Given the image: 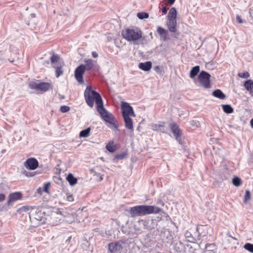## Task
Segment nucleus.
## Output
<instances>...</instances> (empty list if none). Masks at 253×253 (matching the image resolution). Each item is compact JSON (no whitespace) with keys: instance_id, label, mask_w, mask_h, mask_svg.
Instances as JSON below:
<instances>
[{"instance_id":"1","label":"nucleus","mask_w":253,"mask_h":253,"mask_svg":"<svg viewBox=\"0 0 253 253\" xmlns=\"http://www.w3.org/2000/svg\"><path fill=\"white\" fill-rule=\"evenodd\" d=\"M84 96L86 104L90 107L94 105V100L97 105V110L101 118L106 123L113 126L115 130L119 131L118 123L114 115L106 110L103 106L102 98L100 94L92 90L90 86H87L84 91Z\"/></svg>"},{"instance_id":"2","label":"nucleus","mask_w":253,"mask_h":253,"mask_svg":"<svg viewBox=\"0 0 253 253\" xmlns=\"http://www.w3.org/2000/svg\"><path fill=\"white\" fill-rule=\"evenodd\" d=\"M161 211V208L155 206L138 205L130 208L129 213L131 217H135L152 213H159Z\"/></svg>"},{"instance_id":"3","label":"nucleus","mask_w":253,"mask_h":253,"mask_svg":"<svg viewBox=\"0 0 253 253\" xmlns=\"http://www.w3.org/2000/svg\"><path fill=\"white\" fill-rule=\"evenodd\" d=\"M142 32L137 27L126 28L122 31V37L128 42L138 41L142 37Z\"/></svg>"},{"instance_id":"4","label":"nucleus","mask_w":253,"mask_h":253,"mask_svg":"<svg viewBox=\"0 0 253 253\" xmlns=\"http://www.w3.org/2000/svg\"><path fill=\"white\" fill-rule=\"evenodd\" d=\"M169 127L175 139L179 144H182L183 142L182 139L183 133L178 124L175 122H172L169 124Z\"/></svg>"},{"instance_id":"5","label":"nucleus","mask_w":253,"mask_h":253,"mask_svg":"<svg viewBox=\"0 0 253 253\" xmlns=\"http://www.w3.org/2000/svg\"><path fill=\"white\" fill-rule=\"evenodd\" d=\"M211 75L205 71H202L198 76V80L201 85L205 88H209L211 87L210 78Z\"/></svg>"},{"instance_id":"6","label":"nucleus","mask_w":253,"mask_h":253,"mask_svg":"<svg viewBox=\"0 0 253 253\" xmlns=\"http://www.w3.org/2000/svg\"><path fill=\"white\" fill-rule=\"evenodd\" d=\"M121 109L123 117L125 116L135 117L136 116L132 107L127 102H123L122 103Z\"/></svg>"},{"instance_id":"7","label":"nucleus","mask_w":253,"mask_h":253,"mask_svg":"<svg viewBox=\"0 0 253 253\" xmlns=\"http://www.w3.org/2000/svg\"><path fill=\"white\" fill-rule=\"evenodd\" d=\"M84 65L81 64L79 66L75 71V77L77 81L80 84H84L83 75L85 72Z\"/></svg>"},{"instance_id":"8","label":"nucleus","mask_w":253,"mask_h":253,"mask_svg":"<svg viewBox=\"0 0 253 253\" xmlns=\"http://www.w3.org/2000/svg\"><path fill=\"white\" fill-rule=\"evenodd\" d=\"M24 166L29 170H35L38 167L39 163L36 158H30L24 162Z\"/></svg>"},{"instance_id":"9","label":"nucleus","mask_w":253,"mask_h":253,"mask_svg":"<svg viewBox=\"0 0 253 253\" xmlns=\"http://www.w3.org/2000/svg\"><path fill=\"white\" fill-rule=\"evenodd\" d=\"M22 197V194L20 192H16L10 193L9 195L8 200L6 203L7 206H9L11 202L21 199Z\"/></svg>"},{"instance_id":"10","label":"nucleus","mask_w":253,"mask_h":253,"mask_svg":"<svg viewBox=\"0 0 253 253\" xmlns=\"http://www.w3.org/2000/svg\"><path fill=\"white\" fill-rule=\"evenodd\" d=\"M167 26L169 31L171 33H175L177 31V21L176 20L167 19Z\"/></svg>"},{"instance_id":"11","label":"nucleus","mask_w":253,"mask_h":253,"mask_svg":"<svg viewBox=\"0 0 253 253\" xmlns=\"http://www.w3.org/2000/svg\"><path fill=\"white\" fill-rule=\"evenodd\" d=\"M108 249L111 253H119L122 249V246L118 243L112 242L108 245Z\"/></svg>"},{"instance_id":"12","label":"nucleus","mask_w":253,"mask_h":253,"mask_svg":"<svg viewBox=\"0 0 253 253\" xmlns=\"http://www.w3.org/2000/svg\"><path fill=\"white\" fill-rule=\"evenodd\" d=\"M157 32L161 36L163 41H166L169 40L168 31L163 28L158 26L157 27Z\"/></svg>"},{"instance_id":"13","label":"nucleus","mask_w":253,"mask_h":253,"mask_svg":"<svg viewBox=\"0 0 253 253\" xmlns=\"http://www.w3.org/2000/svg\"><path fill=\"white\" fill-rule=\"evenodd\" d=\"M29 214L30 218L32 217L39 221H41L42 219V213L37 208H35L34 211H31Z\"/></svg>"},{"instance_id":"14","label":"nucleus","mask_w":253,"mask_h":253,"mask_svg":"<svg viewBox=\"0 0 253 253\" xmlns=\"http://www.w3.org/2000/svg\"><path fill=\"white\" fill-rule=\"evenodd\" d=\"M130 116H124L123 117L125 126L128 129L133 130V122L132 119L130 117Z\"/></svg>"},{"instance_id":"15","label":"nucleus","mask_w":253,"mask_h":253,"mask_svg":"<svg viewBox=\"0 0 253 253\" xmlns=\"http://www.w3.org/2000/svg\"><path fill=\"white\" fill-rule=\"evenodd\" d=\"M50 89H52V86L49 83L42 82L39 83V89L43 91H46Z\"/></svg>"},{"instance_id":"16","label":"nucleus","mask_w":253,"mask_h":253,"mask_svg":"<svg viewBox=\"0 0 253 253\" xmlns=\"http://www.w3.org/2000/svg\"><path fill=\"white\" fill-rule=\"evenodd\" d=\"M139 68L143 71H148L152 68V63L151 61H146L139 64Z\"/></svg>"},{"instance_id":"17","label":"nucleus","mask_w":253,"mask_h":253,"mask_svg":"<svg viewBox=\"0 0 253 253\" xmlns=\"http://www.w3.org/2000/svg\"><path fill=\"white\" fill-rule=\"evenodd\" d=\"M245 88L251 94L253 93V81L252 80H248L245 82L244 84Z\"/></svg>"},{"instance_id":"18","label":"nucleus","mask_w":253,"mask_h":253,"mask_svg":"<svg viewBox=\"0 0 253 253\" xmlns=\"http://www.w3.org/2000/svg\"><path fill=\"white\" fill-rule=\"evenodd\" d=\"M212 94L214 97L220 99H224L226 98L225 94L220 89H217L214 90L212 92Z\"/></svg>"},{"instance_id":"19","label":"nucleus","mask_w":253,"mask_h":253,"mask_svg":"<svg viewBox=\"0 0 253 253\" xmlns=\"http://www.w3.org/2000/svg\"><path fill=\"white\" fill-rule=\"evenodd\" d=\"M205 249L206 253H214L216 252V248L214 244H207Z\"/></svg>"},{"instance_id":"20","label":"nucleus","mask_w":253,"mask_h":253,"mask_svg":"<svg viewBox=\"0 0 253 253\" xmlns=\"http://www.w3.org/2000/svg\"><path fill=\"white\" fill-rule=\"evenodd\" d=\"M85 65H84V68L85 70L90 71L94 67V63L92 60L86 59L84 60Z\"/></svg>"},{"instance_id":"21","label":"nucleus","mask_w":253,"mask_h":253,"mask_svg":"<svg viewBox=\"0 0 253 253\" xmlns=\"http://www.w3.org/2000/svg\"><path fill=\"white\" fill-rule=\"evenodd\" d=\"M177 10L175 7H172L168 14V19L176 20Z\"/></svg>"},{"instance_id":"22","label":"nucleus","mask_w":253,"mask_h":253,"mask_svg":"<svg viewBox=\"0 0 253 253\" xmlns=\"http://www.w3.org/2000/svg\"><path fill=\"white\" fill-rule=\"evenodd\" d=\"M199 71V66H195L193 67L190 71V77L192 79H193L198 75Z\"/></svg>"},{"instance_id":"23","label":"nucleus","mask_w":253,"mask_h":253,"mask_svg":"<svg viewBox=\"0 0 253 253\" xmlns=\"http://www.w3.org/2000/svg\"><path fill=\"white\" fill-rule=\"evenodd\" d=\"M66 180L72 186L75 185L77 183V179L71 173L67 175Z\"/></svg>"},{"instance_id":"24","label":"nucleus","mask_w":253,"mask_h":253,"mask_svg":"<svg viewBox=\"0 0 253 253\" xmlns=\"http://www.w3.org/2000/svg\"><path fill=\"white\" fill-rule=\"evenodd\" d=\"M52 67L55 69L56 77L59 78L60 76L63 74V71L62 70V66L61 65H52Z\"/></svg>"},{"instance_id":"25","label":"nucleus","mask_w":253,"mask_h":253,"mask_svg":"<svg viewBox=\"0 0 253 253\" xmlns=\"http://www.w3.org/2000/svg\"><path fill=\"white\" fill-rule=\"evenodd\" d=\"M222 107L223 111L226 114H231L234 112V109L231 107L230 105H222Z\"/></svg>"},{"instance_id":"26","label":"nucleus","mask_w":253,"mask_h":253,"mask_svg":"<svg viewBox=\"0 0 253 253\" xmlns=\"http://www.w3.org/2000/svg\"><path fill=\"white\" fill-rule=\"evenodd\" d=\"M184 236L185 238L187 239V241L191 243H194L196 240L195 238H194L191 233L188 231H186L184 233Z\"/></svg>"},{"instance_id":"27","label":"nucleus","mask_w":253,"mask_h":253,"mask_svg":"<svg viewBox=\"0 0 253 253\" xmlns=\"http://www.w3.org/2000/svg\"><path fill=\"white\" fill-rule=\"evenodd\" d=\"M113 141H110L107 144L106 148L110 152L113 153L116 151V147L114 145Z\"/></svg>"},{"instance_id":"28","label":"nucleus","mask_w":253,"mask_h":253,"mask_svg":"<svg viewBox=\"0 0 253 253\" xmlns=\"http://www.w3.org/2000/svg\"><path fill=\"white\" fill-rule=\"evenodd\" d=\"M138 223L142 225L144 229H150V227L149 226V220H139Z\"/></svg>"},{"instance_id":"29","label":"nucleus","mask_w":253,"mask_h":253,"mask_svg":"<svg viewBox=\"0 0 253 253\" xmlns=\"http://www.w3.org/2000/svg\"><path fill=\"white\" fill-rule=\"evenodd\" d=\"M90 128L88 127L84 130H82L80 132L79 136L80 137H86L89 135Z\"/></svg>"},{"instance_id":"30","label":"nucleus","mask_w":253,"mask_h":253,"mask_svg":"<svg viewBox=\"0 0 253 253\" xmlns=\"http://www.w3.org/2000/svg\"><path fill=\"white\" fill-rule=\"evenodd\" d=\"M60 59V56L57 54H53L52 56L50 57V62L53 65H57Z\"/></svg>"},{"instance_id":"31","label":"nucleus","mask_w":253,"mask_h":253,"mask_svg":"<svg viewBox=\"0 0 253 253\" xmlns=\"http://www.w3.org/2000/svg\"><path fill=\"white\" fill-rule=\"evenodd\" d=\"M244 248L251 253H253V244L251 243H246L244 246Z\"/></svg>"},{"instance_id":"32","label":"nucleus","mask_w":253,"mask_h":253,"mask_svg":"<svg viewBox=\"0 0 253 253\" xmlns=\"http://www.w3.org/2000/svg\"><path fill=\"white\" fill-rule=\"evenodd\" d=\"M137 16L140 19H144L149 17V14L145 12H138Z\"/></svg>"},{"instance_id":"33","label":"nucleus","mask_w":253,"mask_h":253,"mask_svg":"<svg viewBox=\"0 0 253 253\" xmlns=\"http://www.w3.org/2000/svg\"><path fill=\"white\" fill-rule=\"evenodd\" d=\"M232 183L235 186H239L241 184V180L238 177H235L232 179Z\"/></svg>"},{"instance_id":"34","label":"nucleus","mask_w":253,"mask_h":253,"mask_svg":"<svg viewBox=\"0 0 253 253\" xmlns=\"http://www.w3.org/2000/svg\"><path fill=\"white\" fill-rule=\"evenodd\" d=\"M251 199V193L249 190H246L244 196V202L247 203Z\"/></svg>"},{"instance_id":"35","label":"nucleus","mask_w":253,"mask_h":253,"mask_svg":"<svg viewBox=\"0 0 253 253\" xmlns=\"http://www.w3.org/2000/svg\"><path fill=\"white\" fill-rule=\"evenodd\" d=\"M29 86L31 89H39V83L35 82H31L29 84Z\"/></svg>"},{"instance_id":"36","label":"nucleus","mask_w":253,"mask_h":253,"mask_svg":"<svg viewBox=\"0 0 253 253\" xmlns=\"http://www.w3.org/2000/svg\"><path fill=\"white\" fill-rule=\"evenodd\" d=\"M127 153L126 152H123L122 153L116 155L115 158L118 160H122L124 159Z\"/></svg>"},{"instance_id":"37","label":"nucleus","mask_w":253,"mask_h":253,"mask_svg":"<svg viewBox=\"0 0 253 253\" xmlns=\"http://www.w3.org/2000/svg\"><path fill=\"white\" fill-rule=\"evenodd\" d=\"M238 76L242 78L247 79L250 77V74L248 72H245L243 73H239Z\"/></svg>"},{"instance_id":"38","label":"nucleus","mask_w":253,"mask_h":253,"mask_svg":"<svg viewBox=\"0 0 253 253\" xmlns=\"http://www.w3.org/2000/svg\"><path fill=\"white\" fill-rule=\"evenodd\" d=\"M60 110L62 113H66L70 110V107L66 105L61 106Z\"/></svg>"},{"instance_id":"39","label":"nucleus","mask_w":253,"mask_h":253,"mask_svg":"<svg viewBox=\"0 0 253 253\" xmlns=\"http://www.w3.org/2000/svg\"><path fill=\"white\" fill-rule=\"evenodd\" d=\"M35 208H36V207L33 208L32 206H23L21 208V210L25 211H29L30 210H32V211H34Z\"/></svg>"},{"instance_id":"40","label":"nucleus","mask_w":253,"mask_h":253,"mask_svg":"<svg viewBox=\"0 0 253 253\" xmlns=\"http://www.w3.org/2000/svg\"><path fill=\"white\" fill-rule=\"evenodd\" d=\"M50 185V183H46L44 184L43 187V191L46 193L49 192V186Z\"/></svg>"},{"instance_id":"41","label":"nucleus","mask_w":253,"mask_h":253,"mask_svg":"<svg viewBox=\"0 0 253 253\" xmlns=\"http://www.w3.org/2000/svg\"><path fill=\"white\" fill-rule=\"evenodd\" d=\"M162 127L161 124H154L152 125V128L153 130L156 131H159V128Z\"/></svg>"},{"instance_id":"42","label":"nucleus","mask_w":253,"mask_h":253,"mask_svg":"<svg viewBox=\"0 0 253 253\" xmlns=\"http://www.w3.org/2000/svg\"><path fill=\"white\" fill-rule=\"evenodd\" d=\"M165 123H163V124H161V126L162 127H161L160 128H159V131L163 132V133H166L167 132V130L165 128V125H164Z\"/></svg>"},{"instance_id":"43","label":"nucleus","mask_w":253,"mask_h":253,"mask_svg":"<svg viewBox=\"0 0 253 253\" xmlns=\"http://www.w3.org/2000/svg\"><path fill=\"white\" fill-rule=\"evenodd\" d=\"M154 70L156 72L158 73H161V67L160 66H157L156 67H154Z\"/></svg>"},{"instance_id":"44","label":"nucleus","mask_w":253,"mask_h":253,"mask_svg":"<svg viewBox=\"0 0 253 253\" xmlns=\"http://www.w3.org/2000/svg\"><path fill=\"white\" fill-rule=\"evenodd\" d=\"M236 20L239 23H243L244 22L243 20L242 19L241 17L239 15L236 16Z\"/></svg>"},{"instance_id":"45","label":"nucleus","mask_w":253,"mask_h":253,"mask_svg":"<svg viewBox=\"0 0 253 253\" xmlns=\"http://www.w3.org/2000/svg\"><path fill=\"white\" fill-rule=\"evenodd\" d=\"M67 199L69 202H72L74 201V198L72 195H67Z\"/></svg>"},{"instance_id":"46","label":"nucleus","mask_w":253,"mask_h":253,"mask_svg":"<svg viewBox=\"0 0 253 253\" xmlns=\"http://www.w3.org/2000/svg\"><path fill=\"white\" fill-rule=\"evenodd\" d=\"M191 125L192 126H198L199 123L198 121L193 120L191 121Z\"/></svg>"},{"instance_id":"47","label":"nucleus","mask_w":253,"mask_h":253,"mask_svg":"<svg viewBox=\"0 0 253 253\" xmlns=\"http://www.w3.org/2000/svg\"><path fill=\"white\" fill-rule=\"evenodd\" d=\"M5 199V195L3 193H0V202L4 201Z\"/></svg>"},{"instance_id":"48","label":"nucleus","mask_w":253,"mask_h":253,"mask_svg":"<svg viewBox=\"0 0 253 253\" xmlns=\"http://www.w3.org/2000/svg\"><path fill=\"white\" fill-rule=\"evenodd\" d=\"M165 0L167 2V4H170V5L173 4L175 1V0Z\"/></svg>"},{"instance_id":"49","label":"nucleus","mask_w":253,"mask_h":253,"mask_svg":"<svg viewBox=\"0 0 253 253\" xmlns=\"http://www.w3.org/2000/svg\"><path fill=\"white\" fill-rule=\"evenodd\" d=\"M25 174L27 176H29V177H32L34 175V174H33V172H27V171H25Z\"/></svg>"},{"instance_id":"50","label":"nucleus","mask_w":253,"mask_h":253,"mask_svg":"<svg viewBox=\"0 0 253 253\" xmlns=\"http://www.w3.org/2000/svg\"><path fill=\"white\" fill-rule=\"evenodd\" d=\"M162 11L164 14L167 13L168 11V8L166 6H164L162 9Z\"/></svg>"},{"instance_id":"51","label":"nucleus","mask_w":253,"mask_h":253,"mask_svg":"<svg viewBox=\"0 0 253 253\" xmlns=\"http://www.w3.org/2000/svg\"><path fill=\"white\" fill-rule=\"evenodd\" d=\"M91 54L93 57L94 58H96L98 56V53L95 51H92Z\"/></svg>"},{"instance_id":"52","label":"nucleus","mask_w":253,"mask_h":253,"mask_svg":"<svg viewBox=\"0 0 253 253\" xmlns=\"http://www.w3.org/2000/svg\"><path fill=\"white\" fill-rule=\"evenodd\" d=\"M96 175L97 176V177H99V179L98 180L99 181H101L103 179V175H101L100 173H98V174H96Z\"/></svg>"},{"instance_id":"53","label":"nucleus","mask_w":253,"mask_h":253,"mask_svg":"<svg viewBox=\"0 0 253 253\" xmlns=\"http://www.w3.org/2000/svg\"><path fill=\"white\" fill-rule=\"evenodd\" d=\"M157 204H159V205H160L162 206H164V203L163 202V201L160 200H159L158 202H157Z\"/></svg>"},{"instance_id":"54","label":"nucleus","mask_w":253,"mask_h":253,"mask_svg":"<svg viewBox=\"0 0 253 253\" xmlns=\"http://www.w3.org/2000/svg\"><path fill=\"white\" fill-rule=\"evenodd\" d=\"M227 235H228L229 237H231L232 239H234V240H237L236 238H235V237H232V236L230 234V232H228V233H227Z\"/></svg>"},{"instance_id":"55","label":"nucleus","mask_w":253,"mask_h":253,"mask_svg":"<svg viewBox=\"0 0 253 253\" xmlns=\"http://www.w3.org/2000/svg\"><path fill=\"white\" fill-rule=\"evenodd\" d=\"M250 125L251 126V127L253 128V118L250 121Z\"/></svg>"},{"instance_id":"56","label":"nucleus","mask_w":253,"mask_h":253,"mask_svg":"<svg viewBox=\"0 0 253 253\" xmlns=\"http://www.w3.org/2000/svg\"><path fill=\"white\" fill-rule=\"evenodd\" d=\"M30 16L32 18H34L36 17V14L35 13H31Z\"/></svg>"},{"instance_id":"57","label":"nucleus","mask_w":253,"mask_h":253,"mask_svg":"<svg viewBox=\"0 0 253 253\" xmlns=\"http://www.w3.org/2000/svg\"><path fill=\"white\" fill-rule=\"evenodd\" d=\"M4 209L3 206H0V211H3Z\"/></svg>"},{"instance_id":"58","label":"nucleus","mask_w":253,"mask_h":253,"mask_svg":"<svg viewBox=\"0 0 253 253\" xmlns=\"http://www.w3.org/2000/svg\"><path fill=\"white\" fill-rule=\"evenodd\" d=\"M37 191H38L39 193H40V194H41V192H42V191H41V188H39L38 189H37Z\"/></svg>"},{"instance_id":"59","label":"nucleus","mask_w":253,"mask_h":253,"mask_svg":"<svg viewBox=\"0 0 253 253\" xmlns=\"http://www.w3.org/2000/svg\"><path fill=\"white\" fill-rule=\"evenodd\" d=\"M44 63H46V64H48L49 63L48 61H47L45 62Z\"/></svg>"},{"instance_id":"60","label":"nucleus","mask_w":253,"mask_h":253,"mask_svg":"<svg viewBox=\"0 0 253 253\" xmlns=\"http://www.w3.org/2000/svg\"><path fill=\"white\" fill-rule=\"evenodd\" d=\"M175 250L176 251L178 252V249H176V247H175Z\"/></svg>"},{"instance_id":"61","label":"nucleus","mask_w":253,"mask_h":253,"mask_svg":"<svg viewBox=\"0 0 253 253\" xmlns=\"http://www.w3.org/2000/svg\"><path fill=\"white\" fill-rule=\"evenodd\" d=\"M166 242H167V243H170L169 241H166Z\"/></svg>"}]
</instances>
